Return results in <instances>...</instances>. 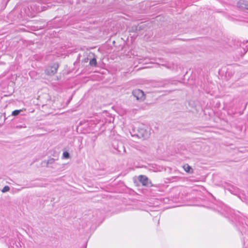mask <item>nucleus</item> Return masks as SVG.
<instances>
[{"label":"nucleus","mask_w":248,"mask_h":248,"mask_svg":"<svg viewBox=\"0 0 248 248\" xmlns=\"http://www.w3.org/2000/svg\"><path fill=\"white\" fill-rule=\"evenodd\" d=\"M137 135L140 138H142L144 140L147 139L149 138L150 136V130L148 128H140Z\"/></svg>","instance_id":"1"},{"label":"nucleus","mask_w":248,"mask_h":248,"mask_svg":"<svg viewBox=\"0 0 248 248\" xmlns=\"http://www.w3.org/2000/svg\"><path fill=\"white\" fill-rule=\"evenodd\" d=\"M59 65L58 63H54L53 65L48 66L46 70V74L53 75L57 73Z\"/></svg>","instance_id":"2"},{"label":"nucleus","mask_w":248,"mask_h":248,"mask_svg":"<svg viewBox=\"0 0 248 248\" xmlns=\"http://www.w3.org/2000/svg\"><path fill=\"white\" fill-rule=\"evenodd\" d=\"M132 94L138 100L142 101L144 99V93L140 89L134 90L132 92Z\"/></svg>","instance_id":"3"},{"label":"nucleus","mask_w":248,"mask_h":248,"mask_svg":"<svg viewBox=\"0 0 248 248\" xmlns=\"http://www.w3.org/2000/svg\"><path fill=\"white\" fill-rule=\"evenodd\" d=\"M237 6L241 10H248V1L246 0H240L237 2Z\"/></svg>","instance_id":"4"},{"label":"nucleus","mask_w":248,"mask_h":248,"mask_svg":"<svg viewBox=\"0 0 248 248\" xmlns=\"http://www.w3.org/2000/svg\"><path fill=\"white\" fill-rule=\"evenodd\" d=\"M139 181L143 186H148L149 185V179L145 175H140L139 177Z\"/></svg>","instance_id":"5"},{"label":"nucleus","mask_w":248,"mask_h":248,"mask_svg":"<svg viewBox=\"0 0 248 248\" xmlns=\"http://www.w3.org/2000/svg\"><path fill=\"white\" fill-rule=\"evenodd\" d=\"M183 168L186 172L192 173L193 172V169L187 164L184 165Z\"/></svg>","instance_id":"6"},{"label":"nucleus","mask_w":248,"mask_h":248,"mask_svg":"<svg viewBox=\"0 0 248 248\" xmlns=\"http://www.w3.org/2000/svg\"><path fill=\"white\" fill-rule=\"evenodd\" d=\"M173 84L172 82H171L170 80H165L163 81H161L159 83L158 86L159 87H166L169 84Z\"/></svg>","instance_id":"7"},{"label":"nucleus","mask_w":248,"mask_h":248,"mask_svg":"<svg viewBox=\"0 0 248 248\" xmlns=\"http://www.w3.org/2000/svg\"><path fill=\"white\" fill-rule=\"evenodd\" d=\"M56 159L53 158L49 159L46 163V166L47 167H52L51 165L54 164Z\"/></svg>","instance_id":"8"},{"label":"nucleus","mask_w":248,"mask_h":248,"mask_svg":"<svg viewBox=\"0 0 248 248\" xmlns=\"http://www.w3.org/2000/svg\"><path fill=\"white\" fill-rule=\"evenodd\" d=\"M90 64L91 66H96L97 64L96 60L95 58H93L90 61Z\"/></svg>","instance_id":"9"},{"label":"nucleus","mask_w":248,"mask_h":248,"mask_svg":"<svg viewBox=\"0 0 248 248\" xmlns=\"http://www.w3.org/2000/svg\"><path fill=\"white\" fill-rule=\"evenodd\" d=\"M9 190H10V187H9V186H5L3 188V189L1 190V191H2V192H3V193H5V192H6L9 191Z\"/></svg>","instance_id":"10"},{"label":"nucleus","mask_w":248,"mask_h":248,"mask_svg":"<svg viewBox=\"0 0 248 248\" xmlns=\"http://www.w3.org/2000/svg\"><path fill=\"white\" fill-rule=\"evenodd\" d=\"M63 157L65 158H69L70 157V155L68 152H64L63 153Z\"/></svg>","instance_id":"11"},{"label":"nucleus","mask_w":248,"mask_h":248,"mask_svg":"<svg viewBox=\"0 0 248 248\" xmlns=\"http://www.w3.org/2000/svg\"><path fill=\"white\" fill-rule=\"evenodd\" d=\"M20 111L21 110H15L12 112V115L13 116H17L19 114Z\"/></svg>","instance_id":"12"}]
</instances>
